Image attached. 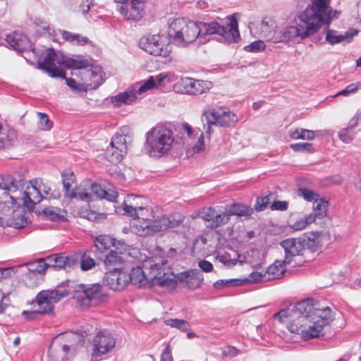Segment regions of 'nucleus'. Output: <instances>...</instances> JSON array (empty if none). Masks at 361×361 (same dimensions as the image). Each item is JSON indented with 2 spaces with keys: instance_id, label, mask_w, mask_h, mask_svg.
<instances>
[{
  "instance_id": "nucleus-1",
  "label": "nucleus",
  "mask_w": 361,
  "mask_h": 361,
  "mask_svg": "<svg viewBox=\"0 0 361 361\" xmlns=\"http://www.w3.org/2000/svg\"><path fill=\"white\" fill-rule=\"evenodd\" d=\"M330 0H311L305 11L299 16L296 26H288L276 30L274 23L264 20L261 30L264 37L273 43L288 42L293 38L305 39L317 32L323 25H329L338 12L333 10Z\"/></svg>"
},
{
  "instance_id": "nucleus-2",
  "label": "nucleus",
  "mask_w": 361,
  "mask_h": 361,
  "mask_svg": "<svg viewBox=\"0 0 361 361\" xmlns=\"http://www.w3.org/2000/svg\"><path fill=\"white\" fill-rule=\"evenodd\" d=\"M116 212L133 219L142 218V221L135 226V232L137 235L143 237L177 227L183 221V216L178 214L170 216L163 215L154 219H145V214H141L133 204H128L126 202L121 207L117 208Z\"/></svg>"
},
{
  "instance_id": "nucleus-3",
  "label": "nucleus",
  "mask_w": 361,
  "mask_h": 361,
  "mask_svg": "<svg viewBox=\"0 0 361 361\" xmlns=\"http://www.w3.org/2000/svg\"><path fill=\"white\" fill-rule=\"evenodd\" d=\"M166 262V260L162 259L158 261L157 259H149L144 262L143 267L137 266L132 268L128 274L130 283L138 287L146 286L149 281L161 286L173 284L174 281L165 272Z\"/></svg>"
},
{
  "instance_id": "nucleus-4",
  "label": "nucleus",
  "mask_w": 361,
  "mask_h": 361,
  "mask_svg": "<svg viewBox=\"0 0 361 361\" xmlns=\"http://www.w3.org/2000/svg\"><path fill=\"white\" fill-rule=\"evenodd\" d=\"M322 308L316 307L314 300L307 298L296 303L291 309H282L274 314V319L287 323L290 332H299V325H307V320L314 317V312Z\"/></svg>"
},
{
  "instance_id": "nucleus-5",
  "label": "nucleus",
  "mask_w": 361,
  "mask_h": 361,
  "mask_svg": "<svg viewBox=\"0 0 361 361\" xmlns=\"http://www.w3.org/2000/svg\"><path fill=\"white\" fill-rule=\"evenodd\" d=\"M200 28L197 22L185 18L174 19L169 25L168 34L173 43L185 47L200 39Z\"/></svg>"
},
{
  "instance_id": "nucleus-6",
  "label": "nucleus",
  "mask_w": 361,
  "mask_h": 361,
  "mask_svg": "<svg viewBox=\"0 0 361 361\" xmlns=\"http://www.w3.org/2000/svg\"><path fill=\"white\" fill-rule=\"evenodd\" d=\"M333 319L331 309L329 307H322L314 312V317L307 320V322L311 324L307 329H303L304 325H299L300 331L293 333L300 334L305 341L319 338L324 335L322 332L324 327L329 325Z\"/></svg>"
},
{
  "instance_id": "nucleus-7",
  "label": "nucleus",
  "mask_w": 361,
  "mask_h": 361,
  "mask_svg": "<svg viewBox=\"0 0 361 361\" xmlns=\"http://www.w3.org/2000/svg\"><path fill=\"white\" fill-rule=\"evenodd\" d=\"M197 23L199 28H200V41L207 35H219L229 43L236 42L240 38L238 23L235 19L231 18L226 27L221 25L216 21L211 23L198 22Z\"/></svg>"
},
{
  "instance_id": "nucleus-8",
  "label": "nucleus",
  "mask_w": 361,
  "mask_h": 361,
  "mask_svg": "<svg viewBox=\"0 0 361 361\" xmlns=\"http://www.w3.org/2000/svg\"><path fill=\"white\" fill-rule=\"evenodd\" d=\"M68 295L69 290L67 289L43 290L37 294L31 305L37 308L40 315L52 314L55 305Z\"/></svg>"
},
{
  "instance_id": "nucleus-9",
  "label": "nucleus",
  "mask_w": 361,
  "mask_h": 361,
  "mask_svg": "<svg viewBox=\"0 0 361 361\" xmlns=\"http://www.w3.org/2000/svg\"><path fill=\"white\" fill-rule=\"evenodd\" d=\"M207 121L204 130L207 134L214 133V127H230L238 121V116L224 107L209 108L204 111Z\"/></svg>"
},
{
  "instance_id": "nucleus-10",
  "label": "nucleus",
  "mask_w": 361,
  "mask_h": 361,
  "mask_svg": "<svg viewBox=\"0 0 361 361\" xmlns=\"http://www.w3.org/2000/svg\"><path fill=\"white\" fill-rule=\"evenodd\" d=\"M285 252V262L291 268L302 266L306 261L300 238H288L281 243Z\"/></svg>"
},
{
  "instance_id": "nucleus-11",
  "label": "nucleus",
  "mask_w": 361,
  "mask_h": 361,
  "mask_svg": "<svg viewBox=\"0 0 361 361\" xmlns=\"http://www.w3.org/2000/svg\"><path fill=\"white\" fill-rule=\"evenodd\" d=\"M106 294L100 283L80 284L74 290L73 298L82 307H88L91 301L102 299Z\"/></svg>"
},
{
  "instance_id": "nucleus-12",
  "label": "nucleus",
  "mask_w": 361,
  "mask_h": 361,
  "mask_svg": "<svg viewBox=\"0 0 361 361\" xmlns=\"http://www.w3.org/2000/svg\"><path fill=\"white\" fill-rule=\"evenodd\" d=\"M74 336L73 333L62 334L55 336L48 350L49 361H67L70 349L66 342L71 341Z\"/></svg>"
},
{
  "instance_id": "nucleus-13",
  "label": "nucleus",
  "mask_w": 361,
  "mask_h": 361,
  "mask_svg": "<svg viewBox=\"0 0 361 361\" xmlns=\"http://www.w3.org/2000/svg\"><path fill=\"white\" fill-rule=\"evenodd\" d=\"M92 359L99 361L115 347L116 339L108 331H99L92 340Z\"/></svg>"
},
{
  "instance_id": "nucleus-14",
  "label": "nucleus",
  "mask_w": 361,
  "mask_h": 361,
  "mask_svg": "<svg viewBox=\"0 0 361 361\" xmlns=\"http://www.w3.org/2000/svg\"><path fill=\"white\" fill-rule=\"evenodd\" d=\"M173 137H147L145 149L149 156L161 157L171 148Z\"/></svg>"
},
{
  "instance_id": "nucleus-15",
  "label": "nucleus",
  "mask_w": 361,
  "mask_h": 361,
  "mask_svg": "<svg viewBox=\"0 0 361 361\" xmlns=\"http://www.w3.org/2000/svg\"><path fill=\"white\" fill-rule=\"evenodd\" d=\"M62 60V54L56 52L53 49H49L47 50L43 59L38 62V67L53 78L61 77L63 70L58 68L56 65L61 66Z\"/></svg>"
},
{
  "instance_id": "nucleus-16",
  "label": "nucleus",
  "mask_w": 361,
  "mask_h": 361,
  "mask_svg": "<svg viewBox=\"0 0 361 361\" xmlns=\"http://www.w3.org/2000/svg\"><path fill=\"white\" fill-rule=\"evenodd\" d=\"M30 183V185L27 186V190L23 192L22 200L24 206L32 210L35 208V204L39 203L44 198L41 188L42 180L35 178L31 180Z\"/></svg>"
},
{
  "instance_id": "nucleus-17",
  "label": "nucleus",
  "mask_w": 361,
  "mask_h": 361,
  "mask_svg": "<svg viewBox=\"0 0 361 361\" xmlns=\"http://www.w3.org/2000/svg\"><path fill=\"white\" fill-rule=\"evenodd\" d=\"M140 47L152 55L166 56L169 51L164 48L161 37L159 35H149L141 38Z\"/></svg>"
},
{
  "instance_id": "nucleus-18",
  "label": "nucleus",
  "mask_w": 361,
  "mask_h": 361,
  "mask_svg": "<svg viewBox=\"0 0 361 361\" xmlns=\"http://www.w3.org/2000/svg\"><path fill=\"white\" fill-rule=\"evenodd\" d=\"M47 259L49 267L54 269H64L68 271L78 264L79 255L77 254L66 255L64 253H59L49 255Z\"/></svg>"
},
{
  "instance_id": "nucleus-19",
  "label": "nucleus",
  "mask_w": 361,
  "mask_h": 361,
  "mask_svg": "<svg viewBox=\"0 0 361 361\" xmlns=\"http://www.w3.org/2000/svg\"><path fill=\"white\" fill-rule=\"evenodd\" d=\"M148 0H131L130 8L123 4L118 8L119 13L126 19L140 20L144 16L145 4Z\"/></svg>"
},
{
  "instance_id": "nucleus-20",
  "label": "nucleus",
  "mask_w": 361,
  "mask_h": 361,
  "mask_svg": "<svg viewBox=\"0 0 361 361\" xmlns=\"http://www.w3.org/2000/svg\"><path fill=\"white\" fill-rule=\"evenodd\" d=\"M198 215L204 221L211 222L210 226L212 228H216L228 222L227 214H224V212L220 213L213 207L202 209Z\"/></svg>"
},
{
  "instance_id": "nucleus-21",
  "label": "nucleus",
  "mask_w": 361,
  "mask_h": 361,
  "mask_svg": "<svg viewBox=\"0 0 361 361\" xmlns=\"http://www.w3.org/2000/svg\"><path fill=\"white\" fill-rule=\"evenodd\" d=\"M177 278L180 282L185 283L187 288L195 290L201 287L204 276L198 269H190L178 274Z\"/></svg>"
},
{
  "instance_id": "nucleus-22",
  "label": "nucleus",
  "mask_w": 361,
  "mask_h": 361,
  "mask_svg": "<svg viewBox=\"0 0 361 361\" xmlns=\"http://www.w3.org/2000/svg\"><path fill=\"white\" fill-rule=\"evenodd\" d=\"M109 145L107 152L110 154V161H121L128 149L125 137H112Z\"/></svg>"
},
{
  "instance_id": "nucleus-23",
  "label": "nucleus",
  "mask_w": 361,
  "mask_h": 361,
  "mask_svg": "<svg viewBox=\"0 0 361 361\" xmlns=\"http://www.w3.org/2000/svg\"><path fill=\"white\" fill-rule=\"evenodd\" d=\"M6 41L12 49L17 51L23 52L32 50L30 40L21 32H13L12 34L8 35Z\"/></svg>"
},
{
  "instance_id": "nucleus-24",
  "label": "nucleus",
  "mask_w": 361,
  "mask_h": 361,
  "mask_svg": "<svg viewBox=\"0 0 361 361\" xmlns=\"http://www.w3.org/2000/svg\"><path fill=\"white\" fill-rule=\"evenodd\" d=\"M170 74L169 73H160L157 75L150 76L147 80L141 82L140 83H135L137 85V92L138 94H142L147 90H152L157 87L159 85L164 84L165 85V81L167 82H171Z\"/></svg>"
},
{
  "instance_id": "nucleus-25",
  "label": "nucleus",
  "mask_w": 361,
  "mask_h": 361,
  "mask_svg": "<svg viewBox=\"0 0 361 361\" xmlns=\"http://www.w3.org/2000/svg\"><path fill=\"white\" fill-rule=\"evenodd\" d=\"M329 27L328 25H326ZM325 41L331 45L341 43L343 41L349 42L352 38L357 34V31L354 29H350L343 35H339L336 30H331L329 27L325 28Z\"/></svg>"
},
{
  "instance_id": "nucleus-26",
  "label": "nucleus",
  "mask_w": 361,
  "mask_h": 361,
  "mask_svg": "<svg viewBox=\"0 0 361 361\" xmlns=\"http://www.w3.org/2000/svg\"><path fill=\"white\" fill-rule=\"evenodd\" d=\"M137 85H133L126 91L111 97L112 104L115 106H121L123 104H131L137 99Z\"/></svg>"
},
{
  "instance_id": "nucleus-27",
  "label": "nucleus",
  "mask_w": 361,
  "mask_h": 361,
  "mask_svg": "<svg viewBox=\"0 0 361 361\" xmlns=\"http://www.w3.org/2000/svg\"><path fill=\"white\" fill-rule=\"evenodd\" d=\"M288 266L285 259L276 260L274 263L269 266L265 271V279L269 281L274 280L281 277L286 272V267Z\"/></svg>"
},
{
  "instance_id": "nucleus-28",
  "label": "nucleus",
  "mask_w": 361,
  "mask_h": 361,
  "mask_svg": "<svg viewBox=\"0 0 361 361\" xmlns=\"http://www.w3.org/2000/svg\"><path fill=\"white\" fill-rule=\"evenodd\" d=\"M252 209L245 204L234 203L226 209L224 214H227L229 219L231 216L249 217L252 214Z\"/></svg>"
},
{
  "instance_id": "nucleus-29",
  "label": "nucleus",
  "mask_w": 361,
  "mask_h": 361,
  "mask_svg": "<svg viewBox=\"0 0 361 361\" xmlns=\"http://www.w3.org/2000/svg\"><path fill=\"white\" fill-rule=\"evenodd\" d=\"M92 192L100 199H105L110 202L116 201L118 192L115 190H106L100 184L94 183L91 185Z\"/></svg>"
},
{
  "instance_id": "nucleus-30",
  "label": "nucleus",
  "mask_w": 361,
  "mask_h": 361,
  "mask_svg": "<svg viewBox=\"0 0 361 361\" xmlns=\"http://www.w3.org/2000/svg\"><path fill=\"white\" fill-rule=\"evenodd\" d=\"M318 237V235L316 233H311L308 235L300 238L302 247H304L305 255L307 250H309L312 253L318 251L319 248Z\"/></svg>"
},
{
  "instance_id": "nucleus-31",
  "label": "nucleus",
  "mask_w": 361,
  "mask_h": 361,
  "mask_svg": "<svg viewBox=\"0 0 361 361\" xmlns=\"http://www.w3.org/2000/svg\"><path fill=\"white\" fill-rule=\"evenodd\" d=\"M63 63L61 66H63L68 69H82L86 68L89 66V62L80 56L75 58H68L63 55Z\"/></svg>"
},
{
  "instance_id": "nucleus-32",
  "label": "nucleus",
  "mask_w": 361,
  "mask_h": 361,
  "mask_svg": "<svg viewBox=\"0 0 361 361\" xmlns=\"http://www.w3.org/2000/svg\"><path fill=\"white\" fill-rule=\"evenodd\" d=\"M21 185L20 182H17L15 178L8 174L0 175V188L5 191L16 192L19 186Z\"/></svg>"
},
{
  "instance_id": "nucleus-33",
  "label": "nucleus",
  "mask_w": 361,
  "mask_h": 361,
  "mask_svg": "<svg viewBox=\"0 0 361 361\" xmlns=\"http://www.w3.org/2000/svg\"><path fill=\"white\" fill-rule=\"evenodd\" d=\"M317 204L313 207V212L309 215L313 216L314 222L317 219H321L326 216L327 208L329 207V202L324 198H319Z\"/></svg>"
},
{
  "instance_id": "nucleus-34",
  "label": "nucleus",
  "mask_w": 361,
  "mask_h": 361,
  "mask_svg": "<svg viewBox=\"0 0 361 361\" xmlns=\"http://www.w3.org/2000/svg\"><path fill=\"white\" fill-rule=\"evenodd\" d=\"M171 123H159L147 132L146 135H172Z\"/></svg>"
},
{
  "instance_id": "nucleus-35",
  "label": "nucleus",
  "mask_w": 361,
  "mask_h": 361,
  "mask_svg": "<svg viewBox=\"0 0 361 361\" xmlns=\"http://www.w3.org/2000/svg\"><path fill=\"white\" fill-rule=\"evenodd\" d=\"M114 238L107 235H100L94 242V246L99 252L103 253L114 245Z\"/></svg>"
},
{
  "instance_id": "nucleus-36",
  "label": "nucleus",
  "mask_w": 361,
  "mask_h": 361,
  "mask_svg": "<svg viewBox=\"0 0 361 361\" xmlns=\"http://www.w3.org/2000/svg\"><path fill=\"white\" fill-rule=\"evenodd\" d=\"M126 202L133 204L141 214H144L146 210L149 200L144 196L130 195L128 196Z\"/></svg>"
},
{
  "instance_id": "nucleus-37",
  "label": "nucleus",
  "mask_w": 361,
  "mask_h": 361,
  "mask_svg": "<svg viewBox=\"0 0 361 361\" xmlns=\"http://www.w3.org/2000/svg\"><path fill=\"white\" fill-rule=\"evenodd\" d=\"M123 257L116 250H111L108 255H105L104 263L106 267H121L123 263ZM110 269V268H109Z\"/></svg>"
},
{
  "instance_id": "nucleus-38",
  "label": "nucleus",
  "mask_w": 361,
  "mask_h": 361,
  "mask_svg": "<svg viewBox=\"0 0 361 361\" xmlns=\"http://www.w3.org/2000/svg\"><path fill=\"white\" fill-rule=\"evenodd\" d=\"M313 222V216L307 214L289 224L290 230L293 232L302 231Z\"/></svg>"
},
{
  "instance_id": "nucleus-39",
  "label": "nucleus",
  "mask_w": 361,
  "mask_h": 361,
  "mask_svg": "<svg viewBox=\"0 0 361 361\" xmlns=\"http://www.w3.org/2000/svg\"><path fill=\"white\" fill-rule=\"evenodd\" d=\"M28 270L32 273L43 274L49 268L47 258L39 259L27 264Z\"/></svg>"
},
{
  "instance_id": "nucleus-40",
  "label": "nucleus",
  "mask_w": 361,
  "mask_h": 361,
  "mask_svg": "<svg viewBox=\"0 0 361 361\" xmlns=\"http://www.w3.org/2000/svg\"><path fill=\"white\" fill-rule=\"evenodd\" d=\"M298 195L302 197L305 200L310 202H317L319 199V195L307 188L300 187L297 191Z\"/></svg>"
},
{
  "instance_id": "nucleus-41",
  "label": "nucleus",
  "mask_w": 361,
  "mask_h": 361,
  "mask_svg": "<svg viewBox=\"0 0 361 361\" xmlns=\"http://www.w3.org/2000/svg\"><path fill=\"white\" fill-rule=\"evenodd\" d=\"M28 224L27 218L23 214H17L7 220V224L16 229L24 228Z\"/></svg>"
},
{
  "instance_id": "nucleus-42",
  "label": "nucleus",
  "mask_w": 361,
  "mask_h": 361,
  "mask_svg": "<svg viewBox=\"0 0 361 361\" xmlns=\"http://www.w3.org/2000/svg\"><path fill=\"white\" fill-rule=\"evenodd\" d=\"M164 322L166 325L178 329L183 332H187L190 329L189 322L184 319H168Z\"/></svg>"
},
{
  "instance_id": "nucleus-43",
  "label": "nucleus",
  "mask_w": 361,
  "mask_h": 361,
  "mask_svg": "<svg viewBox=\"0 0 361 361\" xmlns=\"http://www.w3.org/2000/svg\"><path fill=\"white\" fill-rule=\"evenodd\" d=\"M210 88V83L207 81L194 80L190 90V94H201Z\"/></svg>"
},
{
  "instance_id": "nucleus-44",
  "label": "nucleus",
  "mask_w": 361,
  "mask_h": 361,
  "mask_svg": "<svg viewBox=\"0 0 361 361\" xmlns=\"http://www.w3.org/2000/svg\"><path fill=\"white\" fill-rule=\"evenodd\" d=\"M243 284H245V280H242L241 279H221L214 283V287L216 289H220L224 287L238 286Z\"/></svg>"
},
{
  "instance_id": "nucleus-45",
  "label": "nucleus",
  "mask_w": 361,
  "mask_h": 361,
  "mask_svg": "<svg viewBox=\"0 0 361 361\" xmlns=\"http://www.w3.org/2000/svg\"><path fill=\"white\" fill-rule=\"evenodd\" d=\"M118 267H114L111 271L106 274L105 279L111 289L114 290H119V282L117 278Z\"/></svg>"
},
{
  "instance_id": "nucleus-46",
  "label": "nucleus",
  "mask_w": 361,
  "mask_h": 361,
  "mask_svg": "<svg viewBox=\"0 0 361 361\" xmlns=\"http://www.w3.org/2000/svg\"><path fill=\"white\" fill-rule=\"evenodd\" d=\"M62 182L65 191L68 192L75 181L74 173L71 169H65L62 173Z\"/></svg>"
},
{
  "instance_id": "nucleus-47",
  "label": "nucleus",
  "mask_w": 361,
  "mask_h": 361,
  "mask_svg": "<svg viewBox=\"0 0 361 361\" xmlns=\"http://www.w3.org/2000/svg\"><path fill=\"white\" fill-rule=\"evenodd\" d=\"M204 149V137H199L197 141L191 147L186 150L188 157H192L196 154L202 152Z\"/></svg>"
},
{
  "instance_id": "nucleus-48",
  "label": "nucleus",
  "mask_w": 361,
  "mask_h": 361,
  "mask_svg": "<svg viewBox=\"0 0 361 361\" xmlns=\"http://www.w3.org/2000/svg\"><path fill=\"white\" fill-rule=\"evenodd\" d=\"M171 130H173V133L180 135L186 133L188 135H192V127L186 123H171Z\"/></svg>"
},
{
  "instance_id": "nucleus-49",
  "label": "nucleus",
  "mask_w": 361,
  "mask_h": 361,
  "mask_svg": "<svg viewBox=\"0 0 361 361\" xmlns=\"http://www.w3.org/2000/svg\"><path fill=\"white\" fill-rule=\"evenodd\" d=\"M265 271H252L247 278L241 279L245 280V284L247 282L252 283H263L268 281L265 279Z\"/></svg>"
},
{
  "instance_id": "nucleus-50",
  "label": "nucleus",
  "mask_w": 361,
  "mask_h": 361,
  "mask_svg": "<svg viewBox=\"0 0 361 361\" xmlns=\"http://www.w3.org/2000/svg\"><path fill=\"white\" fill-rule=\"evenodd\" d=\"M360 87L359 82L352 83L348 85L345 89L339 91L336 94L333 96V97H338L340 96L342 97H348L350 94H355Z\"/></svg>"
},
{
  "instance_id": "nucleus-51",
  "label": "nucleus",
  "mask_w": 361,
  "mask_h": 361,
  "mask_svg": "<svg viewBox=\"0 0 361 361\" xmlns=\"http://www.w3.org/2000/svg\"><path fill=\"white\" fill-rule=\"evenodd\" d=\"M78 263H80V269L83 271H89L95 266V261L92 258L85 255L79 257Z\"/></svg>"
},
{
  "instance_id": "nucleus-52",
  "label": "nucleus",
  "mask_w": 361,
  "mask_h": 361,
  "mask_svg": "<svg viewBox=\"0 0 361 361\" xmlns=\"http://www.w3.org/2000/svg\"><path fill=\"white\" fill-rule=\"evenodd\" d=\"M117 278L118 282H119V290H123L125 286L130 283V277H129L128 273L121 270V267H118Z\"/></svg>"
},
{
  "instance_id": "nucleus-53",
  "label": "nucleus",
  "mask_w": 361,
  "mask_h": 361,
  "mask_svg": "<svg viewBox=\"0 0 361 361\" xmlns=\"http://www.w3.org/2000/svg\"><path fill=\"white\" fill-rule=\"evenodd\" d=\"M272 194L270 193L269 195L257 197L256 200V204L255 206V209L257 212H262L264 210L267 205L270 204V200Z\"/></svg>"
},
{
  "instance_id": "nucleus-54",
  "label": "nucleus",
  "mask_w": 361,
  "mask_h": 361,
  "mask_svg": "<svg viewBox=\"0 0 361 361\" xmlns=\"http://www.w3.org/2000/svg\"><path fill=\"white\" fill-rule=\"evenodd\" d=\"M290 147L295 152H312L314 149L312 144L308 142H298L291 144Z\"/></svg>"
},
{
  "instance_id": "nucleus-55",
  "label": "nucleus",
  "mask_w": 361,
  "mask_h": 361,
  "mask_svg": "<svg viewBox=\"0 0 361 361\" xmlns=\"http://www.w3.org/2000/svg\"><path fill=\"white\" fill-rule=\"evenodd\" d=\"M60 78H62L63 79H64L66 80V85L73 91H75V92H81L83 90L85 91V89L84 88L82 85L77 83L76 81L72 78H66L63 71H62V75Z\"/></svg>"
},
{
  "instance_id": "nucleus-56",
  "label": "nucleus",
  "mask_w": 361,
  "mask_h": 361,
  "mask_svg": "<svg viewBox=\"0 0 361 361\" xmlns=\"http://www.w3.org/2000/svg\"><path fill=\"white\" fill-rule=\"evenodd\" d=\"M264 49H265V44L262 40L255 41L245 47V49L247 51L255 52V53L262 51L264 50Z\"/></svg>"
},
{
  "instance_id": "nucleus-57",
  "label": "nucleus",
  "mask_w": 361,
  "mask_h": 361,
  "mask_svg": "<svg viewBox=\"0 0 361 361\" xmlns=\"http://www.w3.org/2000/svg\"><path fill=\"white\" fill-rule=\"evenodd\" d=\"M193 79L190 78H182L178 82V86L181 87V91L183 93L190 94V90L192 88Z\"/></svg>"
},
{
  "instance_id": "nucleus-58",
  "label": "nucleus",
  "mask_w": 361,
  "mask_h": 361,
  "mask_svg": "<svg viewBox=\"0 0 361 361\" xmlns=\"http://www.w3.org/2000/svg\"><path fill=\"white\" fill-rule=\"evenodd\" d=\"M41 128L45 130H50L52 128V123L50 121L48 116L44 113L39 112L37 114Z\"/></svg>"
},
{
  "instance_id": "nucleus-59",
  "label": "nucleus",
  "mask_w": 361,
  "mask_h": 361,
  "mask_svg": "<svg viewBox=\"0 0 361 361\" xmlns=\"http://www.w3.org/2000/svg\"><path fill=\"white\" fill-rule=\"evenodd\" d=\"M288 208V202L287 201L274 200L270 204V209L273 211H286Z\"/></svg>"
},
{
  "instance_id": "nucleus-60",
  "label": "nucleus",
  "mask_w": 361,
  "mask_h": 361,
  "mask_svg": "<svg viewBox=\"0 0 361 361\" xmlns=\"http://www.w3.org/2000/svg\"><path fill=\"white\" fill-rule=\"evenodd\" d=\"M114 245L113 247H115L116 251H117L120 255L126 254L129 252V246L123 240H117L114 238Z\"/></svg>"
},
{
  "instance_id": "nucleus-61",
  "label": "nucleus",
  "mask_w": 361,
  "mask_h": 361,
  "mask_svg": "<svg viewBox=\"0 0 361 361\" xmlns=\"http://www.w3.org/2000/svg\"><path fill=\"white\" fill-rule=\"evenodd\" d=\"M221 353L225 357H233L238 354V350L231 345H227L221 348Z\"/></svg>"
},
{
  "instance_id": "nucleus-62",
  "label": "nucleus",
  "mask_w": 361,
  "mask_h": 361,
  "mask_svg": "<svg viewBox=\"0 0 361 361\" xmlns=\"http://www.w3.org/2000/svg\"><path fill=\"white\" fill-rule=\"evenodd\" d=\"M89 76L91 80L97 84V86H99L102 83V72L100 69H95L89 72Z\"/></svg>"
},
{
  "instance_id": "nucleus-63",
  "label": "nucleus",
  "mask_w": 361,
  "mask_h": 361,
  "mask_svg": "<svg viewBox=\"0 0 361 361\" xmlns=\"http://www.w3.org/2000/svg\"><path fill=\"white\" fill-rule=\"evenodd\" d=\"M198 267L202 271L206 273L211 272L214 269L213 264L210 262L205 259L200 260L198 262Z\"/></svg>"
},
{
  "instance_id": "nucleus-64",
  "label": "nucleus",
  "mask_w": 361,
  "mask_h": 361,
  "mask_svg": "<svg viewBox=\"0 0 361 361\" xmlns=\"http://www.w3.org/2000/svg\"><path fill=\"white\" fill-rule=\"evenodd\" d=\"M35 309L34 310L27 311L24 310L22 313V314L24 316L25 319L29 321L35 320L37 318L38 315H40L39 312H38L37 308L35 307Z\"/></svg>"
}]
</instances>
